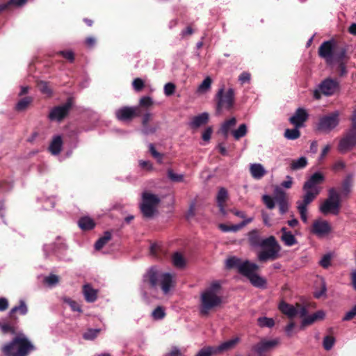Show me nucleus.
I'll use <instances>...</instances> for the list:
<instances>
[{
  "label": "nucleus",
  "mask_w": 356,
  "mask_h": 356,
  "mask_svg": "<svg viewBox=\"0 0 356 356\" xmlns=\"http://www.w3.org/2000/svg\"><path fill=\"white\" fill-rule=\"evenodd\" d=\"M63 300L71 307L72 311L82 312L81 306L75 300H73L70 298H64Z\"/></svg>",
  "instance_id": "50"
},
{
  "label": "nucleus",
  "mask_w": 356,
  "mask_h": 356,
  "mask_svg": "<svg viewBox=\"0 0 356 356\" xmlns=\"http://www.w3.org/2000/svg\"><path fill=\"white\" fill-rule=\"evenodd\" d=\"M325 314L323 310H318L310 316L305 317L301 322L300 328L304 329L305 327L312 325L318 321L324 319Z\"/></svg>",
  "instance_id": "21"
},
{
  "label": "nucleus",
  "mask_w": 356,
  "mask_h": 356,
  "mask_svg": "<svg viewBox=\"0 0 356 356\" xmlns=\"http://www.w3.org/2000/svg\"><path fill=\"white\" fill-rule=\"evenodd\" d=\"M149 152L151 153L152 156L154 158L156 159L159 163H161V161H162V159H163V154L159 153V152H158L156 150L154 144H152V143L149 144Z\"/></svg>",
  "instance_id": "54"
},
{
  "label": "nucleus",
  "mask_w": 356,
  "mask_h": 356,
  "mask_svg": "<svg viewBox=\"0 0 356 356\" xmlns=\"http://www.w3.org/2000/svg\"><path fill=\"white\" fill-rule=\"evenodd\" d=\"M115 115L120 122H129L141 116V109L140 107L124 106L116 110Z\"/></svg>",
  "instance_id": "11"
},
{
  "label": "nucleus",
  "mask_w": 356,
  "mask_h": 356,
  "mask_svg": "<svg viewBox=\"0 0 356 356\" xmlns=\"http://www.w3.org/2000/svg\"><path fill=\"white\" fill-rule=\"evenodd\" d=\"M258 325L261 327H272L275 325L274 320L273 318H267V317H260L258 318Z\"/></svg>",
  "instance_id": "43"
},
{
  "label": "nucleus",
  "mask_w": 356,
  "mask_h": 356,
  "mask_svg": "<svg viewBox=\"0 0 356 356\" xmlns=\"http://www.w3.org/2000/svg\"><path fill=\"white\" fill-rule=\"evenodd\" d=\"M33 99L31 97H25L19 100L15 106V110L21 112L25 111L32 103Z\"/></svg>",
  "instance_id": "36"
},
{
  "label": "nucleus",
  "mask_w": 356,
  "mask_h": 356,
  "mask_svg": "<svg viewBox=\"0 0 356 356\" xmlns=\"http://www.w3.org/2000/svg\"><path fill=\"white\" fill-rule=\"evenodd\" d=\"M249 245L253 248H262L265 250L258 254V259L261 262H266L268 260L274 261L279 257V252L281 247L274 236L266 238H261L259 229H252L248 234Z\"/></svg>",
  "instance_id": "1"
},
{
  "label": "nucleus",
  "mask_w": 356,
  "mask_h": 356,
  "mask_svg": "<svg viewBox=\"0 0 356 356\" xmlns=\"http://www.w3.org/2000/svg\"><path fill=\"white\" fill-rule=\"evenodd\" d=\"M282 233L281 240L286 246H292L297 243V240L293 234L289 231H287L286 227L281 229Z\"/></svg>",
  "instance_id": "29"
},
{
  "label": "nucleus",
  "mask_w": 356,
  "mask_h": 356,
  "mask_svg": "<svg viewBox=\"0 0 356 356\" xmlns=\"http://www.w3.org/2000/svg\"><path fill=\"white\" fill-rule=\"evenodd\" d=\"M222 302V298L217 294H211L210 291H204L200 297V314L203 316H208L210 311L220 306Z\"/></svg>",
  "instance_id": "7"
},
{
  "label": "nucleus",
  "mask_w": 356,
  "mask_h": 356,
  "mask_svg": "<svg viewBox=\"0 0 356 356\" xmlns=\"http://www.w3.org/2000/svg\"><path fill=\"white\" fill-rule=\"evenodd\" d=\"M262 200L268 209H273L275 208V205L276 203L275 197L273 198L271 196L268 195H264L262 197Z\"/></svg>",
  "instance_id": "52"
},
{
  "label": "nucleus",
  "mask_w": 356,
  "mask_h": 356,
  "mask_svg": "<svg viewBox=\"0 0 356 356\" xmlns=\"http://www.w3.org/2000/svg\"><path fill=\"white\" fill-rule=\"evenodd\" d=\"M315 200V194L307 193L303 195L302 200L296 202L297 209L300 215V218L304 222H307V206Z\"/></svg>",
  "instance_id": "15"
},
{
  "label": "nucleus",
  "mask_w": 356,
  "mask_h": 356,
  "mask_svg": "<svg viewBox=\"0 0 356 356\" xmlns=\"http://www.w3.org/2000/svg\"><path fill=\"white\" fill-rule=\"evenodd\" d=\"M252 220V218H248L246 220H244L241 222L237 225H227L225 224H220L218 225L219 229L224 232H238L241 229H242L244 226L251 222Z\"/></svg>",
  "instance_id": "25"
},
{
  "label": "nucleus",
  "mask_w": 356,
  "mask_h": 356,
  "mask_svg": "<svg viewBox=\"0 0 356 356\" xmlns=\"http://www.w3.org/2000/svg\"><path fill=\"white\" fill-rule=\"evenodd\" d=\"M240 338L238 337H236L232 339L227 340L226 341H224L220 345H219L217 348L216 351L219 353L228 351L230 350L234 349L236 345L239 343Z\"/></svg>",
  "instance_id": "26"
},
{
  "label": "nucleus",
  "mask_w": 356,
  "mask_h": 356,
  "mask_svg": "<svg viewBox=\"0 0 356 356\" xmlns=\"http://www.w3.org/2000/svg\"><path fill=\"white\" fill-rule=\"evenodd\" d=\"M309 115L305 109L298 108L293 116L289 118V122L296 128H301L307 120Z\"/></svg>",
  "instance_id": "18"
},
{
  "label": "nucleus",
  "mask_w": 356,
  "mask_h": 356,
  "mask_svg": "<svg viewBox=\"0 0 356 356\" xmlns=\"http://www.w3.org/2000/svg\"><path fill=\"white\" fill-rule=\"evenodd\" d=\"M100 331V329H88L83 334V337L86 340H93L97 337Z\"/></svg>",
  "instance_id": "45"
},
{
  "label": "nucleus",
  "mask_w": 356,
  "mask_h": 356,
  "mask_svg": "<svg viewBox=\"0 0 356 356\" xmlns=\"http://www.w3.org/2000/svg\"><path fill=\"white\" fill-rule=\"evenodd\" d=\"M279 310L287 316L289 318H294L298 314V309L296 307L282 300L278 306Z\"/></svg>",
  "instance_id": "23"
},
{
  "label": "nucleus",
  "mask_w": 356,
  "mask_h": 356,
  "mask_svg": "<svg viewBox=\"0 0 356 356\" xmlns=\"http://www.w3.org/2000/svg\"><path fill=\"white\" fill-rule=\"evenodd\" d=\"M172 262L174 266L177 268H183L186 265L185 259L179 252H175L173 254Z\"/></svg>",
  "instance_id": "39"
},
{
  "label": "nucleus",
  "mask_w": 356,
  "mask_h": 356,
  "mask_svg": "<svg viewBox=\"0 0 356 356\" xmlns=\"http://www.w3.org/2000/svg\"><path fill=\"white\" fill-rule=\"evenodd\" d=\"M250 283L255 287L260 289H266L267 281L265 278L259 276L258 274L255 273L254 275L251 276L249 279Z\"/></svg>",
  "instance_id": "34"
},
{
  "label": "nucleus",
  "mask_w": 356,
  "mask_h": 356,
  "mask_svg": "<svg viewBox=\"0 0 356 356\" xmlns=\"http://www.w3.org/2000/svg\"><path fill=\"white\" fill-rule=\"evenodd\" d=\"M78 225L83 231L91 230L95 227V221L88 216L81 218L78 221Z\"/></svg>",
  "instance_id": "31"
},
{
  "label": "nucleus",
  "mask_w": 356,
  "mask_h": 356,
  "mask_svg": "<svg viewBox=\"0 0 356 356\" xmlns=\"http://www.w3.org/2000/svg\"><path fill=\"white\" fill-rule=\"evenodd\" d=\"M17 323H14L13 321L10 318V321L8 323H3L0 325V327L3 333H11L15 334L16 332L15 325Z\"/></svg>",
  "instance_id": "38"
},
{
  "label": "nucleus",
  "mask_w": 356,
  "mask_h": 356,
  "mask_svg": "<svg viewBox=\"0 0 356 356\" xmlns=\"http://www.w3.org/2000/svg\"><path fill=\"white\" fill-rule=\"evenodd\" d=\"M236 118L233 117L222 123L220 131L225 138L228 136L230 129L236 124Z\"/></svg>",
  "instance_id": "32"
},
{
  "label": "nucleus",
  "mask_w": 356,
  "mask_h": 356,
  "mask_svg": "<svg viewBox=\"0 0 356 356\" xmlns=\"http://www.w3.org/2000/svg\"><path fill=\"white\" fill-rule=\"evenodd\" d=\"M340 122V112L335 111L319 118L316 129L322 133L328 134L334 129Z\"/></svg>",
  "instance_id": "8"
},
{
  "label": "nucleus",
  "mask_w": 356,
  "mask_h": 356,
  "mask_svg": "<svg viewBox=\"0 0 356 356\" xmlns=\"http://www.w3.org/2000/svg\"><path fill=\"white\" fill-rule=\"evenodd\" d=\"M209 115L207 113H202L195 116L189 123V126L192 129H197L201 126L207 124L209 122Z\"/></svg>",
  "instance_id": "24"
},
{
  "label": "nucleus",
  "mask_w": 356,
  "mask_h": 356,
  "mask_svg": "<svg viewBox=\"0 0 356 356\" xmlns=\"http://www.w3.org/2000/svg\"><path fill=\"white\" fill-rule=\"evenodd\" d=\"M176 86L172 83H168L164 86V93L166 96H171L175 92Z\"/></svg>",
  "instance_id": "55"
},
{
  "label": "nucleus",
  "mask_w": 356,
  "mask_h": 356,
  "mask_svg": "<svg viewBox=\"0 0 356 356\" xmlns=\"http://www.w3.org/2000/svg\"><path fill=\"white\" fill-rule=\"evenodd\" d=\"M258 269L259 266L257 264L246 260L238 266V273L249 280L251 276L256 273Z\"/></svg>",
  "instance_id": "20"
},
{
  "label": "nucleus",
  "mask_w": 356,
  "mask_h": 356,
  "mask_svg": "<svg viewBox=\"0 0 356 356\" xmlns=\"http://www.w3.org/2000/svg\"><path fill=\"white\" fill-rule=\"evenodd\" d=\"M35 350V346L23 334L15 337L1 349L3 356H29Z\"/></svg>",
  "instance_id": "3"
},
{
  "label": "nucleus",
  "mask_w": 356,
  "mask_h": 356,
  "mask_svg": "<svg viewBox=\"0 0 356 356\" xmlns=\"http://www.w3.org/2000/svg\"><path fill=\"white\" fill-rule=\"evenodd\" d=\"M324 179L325 177L322 173L317 172L313 174L303 185L302 189L305 192L304 195L309 193L315 194L316 198L320 193V188L317 186L323 183Z\"/></svg>",
  "instance_id": "12"
},
{
  "label": "nucleus",
  "mask_w": 356,
  "mask_h": 356,
  "mask_svg": "<svg viewBox=\"0 0 356 356\" xmlns=\"http://www.w3.org/2000/svg\"><path fill=\"white\" fill-rule=\"evenodd\" d=\"M335 343V338L331 335H327L323 339V346L325 350H330Z\"/></svg>",
  "instance_id": "44"
},
{
  "label": "nucleus",
  "mask_w": 356,
  "mask_h": 356,
  "mask_svg": "<svg viewBox=\"0 0 356 356\" xmlns=\"http://www.w3.org/2000/svg\"><path fill=\"white\" fill-rule=\"evenodd\" d=\"M73 106V98L69 97L65 104L54 106L49 113L48 118L51 121H63L69 114Z\"/></svg>",
  "instance_id": "10"
},
{
  "label": "nucleus",
  "mask_w": 356,
  "mask_h": 356,
  "mask_svg": "<svg viewBox=\"0 0 356 356\" xmlns=\"http://www.w3.org/2000/svg\"><path fill=\"white\" fill-rule=\"evenodd\" d=\"M83 293L88 302H94L97 298V291L90 284H85L83 286Z\"/></svg>",
  "instance_id": "28"
},
{
  "label": "nucleus",
  "mask_w": 356,
  "mask_h": 356,
  "mask_svg": "<svg viewBox=\"0 0 356 356\" xmlns=\"http://www.w3.org/2000/svg\"><path fill=\"white\" fill-rule=\"evenodd\" d=\"M250 172L252 177L255 179H261L266 173L264 166L260 163H253L250 166Z\"/></svg>",
  "instance_id": "27"
},
{
  "label": "nucleus",
  "mask_w": 356,
  "mask_h": 356,
  "mask_svg": "<svg viewBox=\"0 0 356 356\" xmlns=\"http://www.w3.org/2000/svg\"><path fill=\"white\" fill-rule=\"evenodd\" d=\"M296 307L298 309V314H299V316L302 318V319L305 318V317H307V313H308V310L307 309L306 307L305 306H302V305L299 304V303H297L296 305Z\"/></svg>",
  "instance_id": "60"
},
{
  "label": "nucleus",
  "mask_w": 356,
  "mask_h": 356,
  "mask_svg": "<svg viewBox=\"0 0 356 356\" xmlns=\"http://www.w3.org/2000/svg\"><path fill=\"white\" fill-rule=\"evenodd\" d=\"M331 257L329 254H325L323 257V258L320 261V265L324 268H327L330 265Z\"/></svg>",
  "instance_id": "64"
},
{
  "label": "nucleus",
  "mask_w": 356,
  "mask_h": 356,
  "mask_svg": "<svg viewBox=\"0 0 356 356\" xmlns=\"http://www.w3.org/2000/svg\"><path fill=\"white\" fill-rule=\"evenodd\" d=\"M318 88L323 95L330 97L340 91V84L337 79L327 78L321 82Z\"/></svg>",
  "instance_id": "13"
},
{
  "label": "nucleus",
  "mask_w": 356,
  "mask_h": 356,
  "mask_svg": "<svg viewBox=\"0 0 356 356\" xmlns=\"http://www.w3.org/2000/svg\"><path fill=\"white\" fill-rule=\"evenodd\" d=\"M143 202L140 211L144 218H152L156 211V207L160 203L159 197L151 193L144 192L142 195Z\"/></svg>",
  "instance_id": "9"
},
{
  "label": "nucleus",
  "mask_w": 356,
  "mask_h": 356,
  "mask_svg": "<svg viewBox=\"0 0 356 356\" xmlns=\"http://www.w3.org/2000/svg\"><path fill=\"white\" fill-rule=\"evenodd\" d=\"M300 128H296L295 127L294 129H286L284 131V136L286 138L289 140H296L300 137V131H299Z\"/></svg>",
  "instance_id": "37"
},
{
  "label": "nucleus",
  "mask_w": 356,
  "mask_h": 356,
  "mask_svg": "<svg viewBox=\"0 0 356 356\" xmlns=\"http://www.w3.org/2000/svg\"><path fill=\"white\" fill-rule=\"evenodd\" d=\"M159 128L158 124L142 125V132L145 135L154 134Z\"/></svg>",
  "instance_id": "51"
},
{
  "label": "nucleus",
  "mask_w": 356,
  "mask_h": 356,
  "mask_svg": "<svg viewBox=\"0 0 356 356\" xmlns=\"http://www.w3.org/2000/svg\"><path fill=\"white\" fill-rule=\"evenodd\" d=\"M168 177L173 182H183L184 175L174 172L172 169L168 170Z\"/></svg>",
  "instance_id": "46"
},
{
  "label": "nucleus",
  "mask_w": 356,
  "mask_h": 356,
  "mask_svg": "<svg viewBox=\"0 0 356 356\" xmlns=\"http://www.w3.org/2000/svg\"><path fill=\"white\" fill-rule=\"evenodd\" d=\"M165 315V312L161 307H157L152 312V316L155 319H162L164 318Z\"/></svg>",
  "instance_id": "56"
},
{
  "label": "nucleus",
  "mask_w": 356,
  "mask_h": 356,
  "mask_svg": "<svg viewBox=\"0 0 356 356\" xmlns=\"http://www.w3.org/2000/svg\"><path fill=\"white\" fill-rule=\"evenodd\" d=\"M349 45L339 43L334 39L324 41L318 47L319 57L324 59L327 65H333L341 61H349Z\"/></svg>",
  "instance_id": "2"
},
{
  "label": "nucleus",
  "mask_w": 356,
  "mask_h": 356,
  "mask_svg": "<svg viewBox=\"0 0 356 356\" xmlns=\"http://www.w3.org/2000/svg\"><path fill=\"white\" fill-rule=\"evenodd\" d=\"M348 61H341L339 63H336L337 65V71L339 73L340 76H344L347 74V64Z\"/></svg>",
  "instance_id": "47"
},
{
  "label": "nucleus",
  "mask_w": 356,
  "mask_h": 356,
  "mask_svg": "<svg viewBox=\"0 0 356 356\" xmlns=\"http://www.w3.org/2000/svg\"><path fill=\"white\" fill-rule=\"evenodd\" d=\"M132 86L136 91L140 92L144 88L145 82L140 78H136L133 81Z\"/></svg>",
  "instance_id": "53"
},
{
  "label": "nucleus",
  "mask_w": 356,
  "mask_h": 356,
  "mask_svg": "<svg viewBox=\"0 0 356 356\" xmlns=\"http://www.w3.org/2000/svg\"><path fill=\"white\" fill-rule=\"evenodd\" d=\"M356 316V305H355L350 311L347 312L342 320L348 321L353 319Z\"/></svg>",
  "instance_id": "57"
},
{
  "label": "nucleus",
  "mask_w": 356,
  "mask_h": 356,
  "mask_svg": "<svg viewBox=\"0 0 356 356\" xmlns=\"http://www.w3.org/2000/svg\"><path fill=\"white\" fill-rule=\"evenodd\" d=\"M28 312V308L24 300H20L18 306H15L10 312L9 318H10L14 323H17L18 318L16 316V313H19L20 315H25Z\"/></svg>",
  "instance_id": "22"
},
{
  "label": "nucleus",
  "mask_w": 356,
  "mask_h": 356,
  "mask_svg": "<svg viewBox=\"0 0 356 356\" xmlns=\"http://www.w3.org/2000/svg\"><path fill=\"white\" fill-rule=\"evenodd\" d=\"M63 140L60 136H56L54 138L49 145V151L54 155L58 154L62 149Z\"/></svg>",
  "instance_id": "30"
},
{
  "label": "nucleus",
  "mask_w": 356,
  "mask_h": 356,
  "mask_svg": "<svg viewBox=\"0 0 356 356\" xmlns=\"http://www.w3.org/2000/svg\"><path fill=\"white\" fill-rule=\"evenodd\" d=\"M213 353V348L207 346L202 348L196 355V356H211Z\"/></svg>",
  "instance_id": "59"
},
{
  "label": "nucleus",
  "mask_w": 356,
  "mask_h": 356,
  "mask_svg": "<svg viewBox=\"0 0 356 356\" xmlns=\"http://www.w3.org/2000/svg\"><path fill=\"white\" fill-rule=\"evenodd\" d=\"M112 238V234L110 231L104 232V236L100 237L95 243V248L96 250H100L102 248L108 243Z\"/></svg>",
  "instance_id": "33"
},
{
  "label": "nucleus",
  "mask_w": 356,
  "mask_h": 356,
  "mask_svg": "<svg viewBox=\"0 0 356 356\" xmlns=\"http://www.w3.org/2000/svg\"><path fill=\"white\" fill-rule=\"evenodd\" d=\"M228 197V193L226 188L222 187L219 189L216 200L217 203H225Z\"/></svg>",
  "instance_id": "49"
},
{
  "label": "nucleus",
  "mask_w": 356,
  "mask_h": 356,
  "mask_svg": "<svg viewBox=\"0 0 356 356\" xmlns=\"http://www.w3.org/2000/svg\"><path fill=\"white\" fill-rule=\"evenodd\" d=\"M38 87H39L40 91L42 93L47 94V95L51 94V90L49 88V86H48L47 82H45V81H40L38 83Z\"/></svg>",
  "instance_id": "61"
},
{
  "label": "nucleus",
  "mask_w": 356,
  "mask_h": 356,
  "mask_svg": "<svg viewBox=\"0 0 356 356\" xmlns=\"http://www.w3.org/2000/svg\"><path fill=\"white\" fill-rule=\"evenodd\" d=\"M59 54L62 55L63 58L72 63L74 60V54L71 51H62L59 52Z\"/></svg>",
  "instance_id": "63"
},
{
  "label": "nucleus",
  "mask_w": 356,
  "mask_h": 356,
  "mask_svg": "<svg viewBox=\"0 0 356 356\" xmlns=\"http://www.w3.org/2000/svg\"><path fill=\"white\" fill-rule=\"evenodd\" d=\"M251 74L249 72H243L238 76V81L241 84L248 83L250 81Z\"/></svg>",
  "instance_id": "62"
},
{
  "label": "nucleus",
  "mask_w": 356,
  "mask_h": 356,
  "mask_svg": "<svg viewBox=\"0 0 356 356\" xmlns=\"http://www.w3.org/2000/svg\"><path fill=\"white\" fill-rule=\"evenodd\" d=\"M275 200L278 206L279 211L281 215L286 213L289 207V200L286 193L283 191H279L276 193Z\"/></svg>",
  "instance_id": "19"
},
{
  "label": "nucleus",
  "mask_w": 356,
  "mask_h": 356,
  "mask_svg": "<svg viewBox=\"0 0 356 356\" xmlns=\"http://www.w3.org/2000/svg\"><path fill=\"white\" fill-rule=\"evenodd\" d=\"M340 208L339 194L334 188H330L328 192V197L320 206V211L324 215H327L328 213L338 215Z\"/></svg>",
  "instance_id": "5"
},
{
  "label": "nucleus",
  "mask_w": 356,
  "mask_h": 356,
  "mask_svg": "<svg viewBox=\"0 0 356 356\" xmlns=\"http://www.w3.org/2000/svg\"><path fill=\"white\" fill-rule=\"evenodd\" d=\"M248 132L247 126L245 124H241L238 128L236 130L232 131V134L236 140L244 137Z\"/></svg>",
  "instance_id": "40"
},
{
  "label": "nucleus",
  "mask_w": 356,
  "mask_h": 356,
  "mask_svg": "<svg viewBox=\"0 0 356 356\" xmlns=\"http://www.w3.org/2000/svg\"><path fill=\"white\" fill-rule=\"evenodd\" d=\"M307 165V159L305 156H302L296 160H292L290 164L291 170H298L305 168Z\"/></svg>",
  "instance_id": "35"
},
{
  "label": "nucleus",
  "mask_w": 356,
  "mask_h": 356,
  "mask_svg": "<svg viewBox=\"0 0 356 356\" xmlns=\"http://www.w3.org/2000/svg\"><path fill=\"white\" fill-rule=\"evenodd\" d=\"M216 114L220 115L222 109L230 110L234 104V90L229 88L225 92L224 88L218 90L216 95Z\"/></svg>",
  "instance_id": "6"
},
{
  "label": "nucleus",
  "mask_w": 356,
  "mask_h": 356,
  "mask_svg": "<svg viewBox=\"0 0 356 356\" xmlns=\"http://www.w3.org/2000/svg\"><path fill=\"white\" fill-rule=\"evenodd\" d=\"M211 83H212V79L209 76L206 77L203 80L202 83L199 86L198 91L200 92H207L211 88Z\"/></svg>",
  "instance_id": "48"
},
{
  "label": "nucleus",
  "mask_w": 356,
  "mask_h": 356,
  "mask_svg": "<svg viewBox=\"0 0 356 356\" xmlns=\"http://www.w3.org/2000/svg\"><path fill=\"white\" fill-rule=\"evenodd\" d=\"M356 145V129H351L339 143V150L345 152Z\"/></svg>",
  "instance_id": "16"
},
{
  "label": "nucleus",
  "mask_w": 356,
  "mask_h": 356,
  "mask_svg": "<svg viewBox=\"0 0 356 356\" xmlns=\"http://www.w3.org/2000/svg\"><path fill=\"white\" fill-rule=\"evenodd\" d=\"M332 232L330 224L325 220L318 219L314 221L311 232L318 238L325 237Z\"/></svg>",
  "instance_id": "14"
},
{
  "label": "nucleus",
  "mask_w": 356,
  "mask_h": 356,
  "mask_svg": "<svg viewBox=\"0 0 356 356\" xmlns=\"http://www.w3.org/2000/svg\"><path fill=\"white\" fill-rule=\"evenodd\" d=\"M278 343L277 340L261 339L259 342L252 346V350L257 354L258 356H266V352L274 348Z\"/></svg>",
  "instance_id": "17"
},
{
  "label": "nucleus",
  "mask_w": 356,
  "mask_h": 356,
  "mask_svg": "<svg viewBox=\"0 0 356 356\" xmlns=\"http://www.w3.org/2000/svg\"><path fill=\"white\" fill-rule=\"evenodd\" d=\"M243 261L238 258H236L235 257H232L228 258L226 260V266L228 268H236L238 270V266L241 265Z\"/></svg>",
  "instance_id": "42"
},
{
  "label": "nucleus",
  "mask_w": 356,
  "mask_h": 356,
  "mask_svg": "<svg viewBox=\"0 0 356 356\" xmlns=\"http://www.w3.org/2000/svg\"><path fill=\"white\" fill-rule=\"evenodd\" d=\"M154 102L151 97L145 96L140 98L139 101V104L136 107H140L141 109V112L143 111V108H149L152 106Z\"/></svg>",
  "instance_id": "41"
},
{
  "label": "nucleus",
  "mask_w": 356,
  "mask_h": 356,
  "mask_svg": "<svg viewBox=\"0 0 356 356\" xmlns=\"http://www.w3.org/2000/svg\"><path fill=\"white\" fill-rule=\"evenodd\" d=\"M143 281L150 289L160 286L164 294H167L172 286V276L170 273H163L155 266L149 268L143 275Z\"/></svg>",
  "instance_id": "4"
},
{
  "label": "nucleus",
  "mask_w": 356,
  "mask_h": 356,
  "mask_svg": "<svg viewBox=\"0 0 356 356\" xmlns=\"http://www.w3.org/2000/svg\"><path fill=\"white\" fill-rule=\"evenodd\" d=\"M58 281V277L56 275H50L44 278V282L49 286L56 285Z\"/></svg>",
  "instance_id": "58"
}]
</instances>
